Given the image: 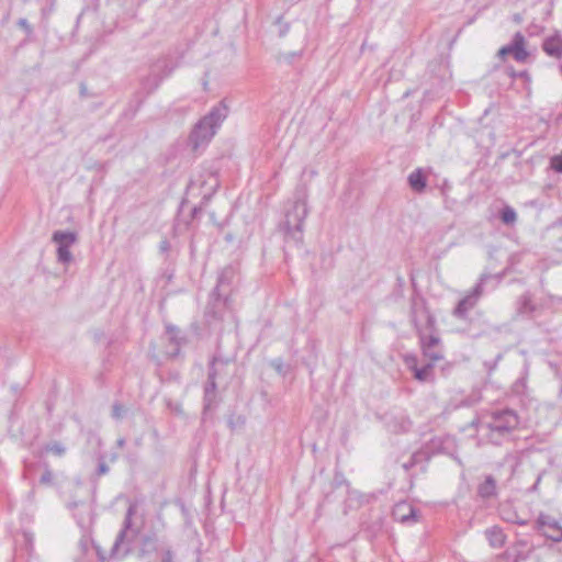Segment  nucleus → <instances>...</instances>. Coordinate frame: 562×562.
<instances>
[{
    "mask_svg": "<svg viewBox=\"0 0 562 562\" xmlns=\"http://www.w3.org/2000/svg\"><path fill=\"white\" fill-rule=\"evenodd\" d=\"M519 425V417L515 411L505 408L492 412L482 423L485 437L494 446H501L507 440Z\"/></svg>",
    "mask_w": 562,
    "mask_h": 562,
    "instance_id": "1",
    "label": "nucleus"
},
{
    "mask_svg": "<svg viewBox=\"0 0 562 562\" xmlns=\"http://www.w3.org/2000/svg\"><path fill=\"white\" fill-rule=\"evenodd\" d=\"M228 115V108L224 101L213 106L194 126L190 134V143L194 150L206 145L215 135L217 128Z\"/></svg>",
    "mask_w": 562,
    "mask_h": 562,
    "instance_id": "2",
    "label": "nucleus"
},
{
    "mask_svg": "<svg viewBox=\"0 0 562 562\" xmlns=\"http://www.w3.org/2000/svg\"><path fill=\"white\" fill-rule=\"evenodd\" d=\"M502 279L503 274L482 273L473 289L458 302L457 306L452 311V315L459 319H467L469 312L477 305L480 299L482 297L484 293V285L490 280H495L496 283L494 288H496L501 283Z\"/></svg>",
    "mask_w": 562,
    "mask_h": 562,
    "instance_id": "3",
    "label": "nucleus"
},
{
    "mask_svg": "<svg viewBox=\"0 0 562 562\" xmlns=\"http://www.w3.org/2000/svg\"><path fill=\"white\" fill-rule=\"evenodd\" d=\"M308 214L306 200H297L285 213L284 232L286 240L299 244L303 240V225Z\"/></svg>",
    "mask_w": 562,
    "mask_h": 562,
    "instance_id": "4",
    "label": "nucleus"
},
{
    "mask_svg": "<svg viewBox=\"0 0 562 562\" xmlns=\"http://www.w3.org/2000/svg\"><path fill=\"white\" fill-rule=\"evenodd\" d=\"M411 321L417 335L436 331V318L423 300H413L411 304Z\"/></svg>",
    "mask_w": 562,
    "mask_h": 562,
    "instance_id": "5",
    "label": "nucleus"
},
{
    "mask_svg": "<svg viewBox=\"0 0 562 562\" xmlns=\"http://www.w3.org/2000/svg\"><path fill=\"white\" fill-rule=\"evenodd\" d=\"M136 512L135 505H130L125 518L123 521V527L117 533L115 541L110 550L109 558L110 560L121 561L125 559L132 551L130 544H125V538L127 531L132 528V517Z\"/></svg>",
    "mask_w": 562,
    "mask_h": 562,
    "instance_id": "6",
    "label": "nucleus"
},
{
    "mask_svg": "<svg viewBox=\"0 0 562 562\" xmlns=\"http://www.w3.org/2000/svg\"><path fill=\"white\" fill-rule=\"evenodd\" d=\"M533 529L553 542L562 541V526L551 515L540 513L535 521Z\"/></svg>",
    "mask_w": 562,
    "mask_h": 562,
    "instance_id": "7",
    "label": "nucleus"
},
{
    "mask_svg": "<svg viewBox=\"0 0 562 562\" xmlns=\"http://www.w3.org/2000/svg\"><path fill=\"white\" fill-rule=\"evenodd\" d=\"M423 356L430 362L436 363L443 359V348L440 337L432 333L420 334L418 336Z\"/></svg>",
    "mask_w": 562,
    "mask_h": 562,
    "instance_id": "8",
    "label": "nucleus"
},
{
    "mask_svg": "<svg viewBox=\"0 0 562 562\" xmlns=\"http://www.w3.org/2000/svg\"><path fill=\"white\" fill-rule=\"evenodd\" d=\"M53 240L57 244V259L63 265L72 261L70 247L77 241V234L74 232L56 231L53 234Z\"/></svg>",
    "mask_w": 562,
    "mask_h": 562,
    "instance_id": "9",
    "label": "nucleus"
},
{
    "mask_svg": "<svg viewBox=\"0 0 562 562\" xmlns=\"http://www.w3.org/2000/svg\"><path fill=\"white\" fill-rule=\"evenodd\" d=\"M164 547V541L156 531L144 533L138 539L137 558L142 560L151 558Z\"/></svg>",
    "mask_w": 562,
    "mask_h": 562,
    "instance_id": "10",
    "label": "nucleus"
},
{
    "mask_svg": "<svg viewBox=\"0 0 562 562\" xmlns=\"http://www.w3.org/2000/svg\"><path fill=\"white\" fill-rule=\"evenodd\" d=\"M506 55H513L514 59L518 63L527 60L529 53L526 49V38L520 32L515 33L512 42L498 50L499 57L503 58Z\"/></svg>",
    "mask_w": 562,
    "mask_h": 562,
    "instance_id": "11",
    "label": "nucleus"
},
{
    "mask_svg": "<svg viewBox=\"0 0 562 562\" xmlns=\"http://www.w3.org/2000/svg\"><path fill=\"white\" fill-rule=\"evenodd\" d=\"M418 510L407 502H400L395 504L392 516L400 522H415L417 521Z\"/></svg>",
    "mask_w": 562,
    "mask_h": 562,
    "instance_id": "12",
    "label": "nucleus"
},
{
    "mask_svg": "<svg viewBox=\"0 0 562 562\" xmlns=\"http://www.w3.org/2000/svg\"><path fill=\"white\" fill-rule=\"evenodd\" d=\"M218 363L225 364L226 362L214 357L210 363L207 383L204 389V400H205V402H207L206 406H209L211 404V402L214 397L216 387H217V385H216V375H217L216 366Z\"/></svg>",
    "mask_w": 562,
    "mask_h": 562,
    "instance_id": "13",
    "label": "nucleus"
},
{
    "mask_svg": "<svg viewBox=\"0 0 562 562\" xmlns=\"http://www.w3.org/2000/svg\"><path fill=\"white\" fill-rule=\"evenodd\" d=\"M405 362L408 366V368L414 372V378L416 380L420 382H427L430 380L435 363L429 361L426 366L418 368L417 358L415 356L406 357Z\"/></svg>",
    "mask_w": 562,
    "mask_h": 562,
    "instance_id": "14",
    "label": "nucleus"
},
{
    "mask_svg": "<svg viewBox=\"0 0 562 562\" xmlns=\"http://www.w3.org/2000/svg\"><path fill=\"white\" fill-rule=\"evenodd\" d=\"M541 47L548 56L557 59L562 58V36L559 33L546 37Z\"/></svg>",
    "mask_w": 562,
    "mask_h": 562,
    "instance_id": "15",
    "label": "nucleus"
},
{
    "mask_svg": "<svg viewBox=\"0 0 562 562\" xmlns=\"http://www.w3.org/2000/svg\"><path fill=\"white\" fill-rule=\"evenodd\" d=\"M497 483L493 475L488 474L484 476V480L477 485V495L481 498L487 499L496 496Z\"/></svg>",
    "mask_w": 562,
    "mask_h": 562,
    "instance_id": "16",
    "label": "nucleus"
},
{
    "mask_svg": "<svg viewBox=\"0 0 562 562\" xmlns=\"http://www.w3.org/2000/svg\"><path fill=\"white\" fill-rule=\"evenodd\" d=\"M164 80L162 76L150 66L149 74L140 80V86L149 94L156 91Z\"/></svg>",
    "mask_w": 562,
    "mask_h": 562,
    "instance_id": "17",
    "label": "nucleus"
},
{
    "mask_svg": "<svg viewBox=\"0 0 562 562\" xmlns=\"http://www.w3.org/2000/svg\"><path fill=\"white\" fill-rule=\"evenodd\" d=\"M411 189L416 193H422L426 189L427 179L423 169L418 168L411 172L407 178Z\"/></svg>",
    "mask_w": 562,
    "mask_h": 562,
    "instance_id": "18",
    "label": "nucleus"
},
{
    "mask_svg": "<svg viewBox=\"0 0 562 562\" xmlns=\"http://www.w3.org/2000/svg\"><path fill=\"white\" fill-rule=\"evenodd\" d=\"M150 66L155 71L160 74V76H162L164 79L168 78L177 67V65L172 61L170 57H160L157 60H155Z\"/></svg>",
    "mask_w": 562,
    "mask_h": 562,
    "instance_id": "19",
    "label": "nucleus"
},
{
    "mask_svg": "<svg viewBox=\"0 0 562 562\" xmlns=\"http://www.w3.org/2000/svg\"><path fill=\"white\" fill-rule=\"evenodd\" d=\"M233 274L234 270L229 267L223 269L222 272L220 273L217 278V284L212 292V296L214 297L215 303L221 304V297L223 295L221 293V288L224 286L225 284H229Z\"/></svg>",
    "mask_w": 562,
    "mask_h": 562,
    "instance_id": "20",
    "label": "nucleus"
},
{
    "mask_svg": "<svg viewBox=\"0 0 562 562\" xmlns=\"http://www.w3.org/2000/svg\"><path fill=\"white\" fill-rule=\"evenodd\" d=\"M75 507L77 508V512L74 516L76 517L78 525L81 528H85L91 522V507L89 504L85 503L75 504Z\"/></svg>",
    "mask_w": 562,
    "mask_h": 562,
    "instance_id": "21",
    "label": "nucleus"
},
{
    "mask_svg": "<svg viewBox=\"0 0 562 562\" xmlns=\"http://www.w3.org/2000/svg\"><path fill=\"white\" fill-rule=\"evenodd\" d=\"M486 539L493 548H501L505 543L506 536L499 527H491L485 530Z\"/></svg>",
    "mask_w": 562,
    "mask_h": 562,
    "instance_id": "22",
    "label": "nucleus"
},
{
    "mask_svg": "<svg viewBox=\"0 0 562 562\" xmlns=\"http://www.w3.org/2000/svg\"><path fill=\"white\" fill-rule=\"evenodd\" d=\"M518 303V313L520 314H531L536 311V305L532 303L531 295L529 293H524L519 297Z\"/></svg>",
    "mask_w": 562,
    "mask_h": 562,
    "instance_id": "23",
    "label": "nucleus"
},
{
    "mask_svg": "<svg viewBox=\"0 0 562 562\" xmlns=\"http://www.w3.org/2000/svg\"><path fill=\"white\" fill-rule=\"evenodd\" d=\"M44 468V472L40 476L38 483L41 485L47 486V487H54L57 485L56 475L52 472V470L48 468L47 463L42 464Z\"/></svg>",
    "mask_w": 562,
    "mask_h": 562,
    "instance_id": "24",
    "label": "nucleus"
},
{
    "mask_svg": "<svg viewBox=\"0 0 562 562\" xmlns=\"http://www.w3.org/2000/svg\"><path fill=\"white\" fill-rule=\"evenodd\" d=\"M499 217L504 224L513 225L517 221V213L513 207L505 206L502 209Z\"/></svg>",
    "mask_w": 562,
    "mask_h": 562,
    "instance_id": "25",
    "label": "nucleus"
},
{
    "mask_svg": "<svg viewBox=\"0 0 562 562\" xmlns=\"http://www.w3.org/2000/svg\"><path fill=\"white\" fill-rule=\"evenodd\" d=\"M65 452H66V448L61 443L53 442V443L46 445L43 448L42 454L43 453H53L57 457H61L65 454Z\"/></svg>",
    "mask_w": 562,
    "mask_h": 562,
    "instance_id": "26",
    "label": "nucleus"
},
{
    "mask_svg": "<svg viewBox=\"0 0 562 562\" xmlns=\"http://www.w3.org/2000/svg\"><path fill=\"white\" fill-rule=\"evenodd\" d=\"M425 458H426V452L416 451L411 456V458L407 462L403 463L402 467L404 468L405 471H408L412 468H414L418 462L424 460Z\"/></svg>",
    "mask_w": 562,
    "mask_h": 562,
    "instance_id": "27",
    "label": "nucleus"
},
{
    "mask_svg": "<svg viewBox=\"0 0 562 562\" xmlns=\"http://www.w3.org/2000/svg\"><path fill=\"white\" fill-rule=\"evenodd\" d=\"M166 331L170 337V341L172 344H175L176 346H180L183 342L184 338L179 337L180 330L178 329V327H176L173 325H167Z\"/></svg>",
    "mask_w": 562,
    "mask_h": 562,
    "instance_id": "28",
    "label": "nucleus"
},
{
    "mask_svg": "<svg viewBox=\"0 0 562 562\" xmlns=\"http://www.w3.org/2000/svg\"><path fill=\"white\" fill-rule=\"evenodd\" d=\"M124 413H125V409L120 403L113 404L112 412H111L112 418L119 420L123 417Z\"/></svg>",
    "mask_w": 562,
    "mask_h": 562,
    "instance_id": "29",
    "label": "nucleus"
},
{
    "mask_svg": "<svg viewBox=\"0 0 562 562\" xmlns=\"http://www.w3.org/2000/svg\"><path fill=\"white\" fill-rule=\"evenodd\" d=\"M551 168L557 172H562V153L560 155H555L551 158L550 161Z\"/></svg>",
    "mask_w": 562,
    "mask_h": 562,
    "instance_id": "30",
    "label": "nucleus"
},
{
    "mask_svg": "<svg viewBox=\"0 0 562 562\" xmlns=\"http://www.w3.org/2000/svg\"><path fill=\"white\" fill-rule=\"evenodd\" d=\"M33 474H34L33 463L24 460V470H23L24 479L30 480L32 482Z\"/></svg>",
    "mask_w": 562,
    "mask_h": 562,
    "instance_id": "31",
    "label": "nucleus"
},
{
    "mask_svg": "<svg viewBox=\"0 0 562 562\" xmlns=\"http://www.w3.org/2000/svg\"><path fill=\"white\" fill-rule=\"evenodd\" d=\"M22 537H23V542L25 544L26 551L31 553V551L33 549V536H32V532L24 531Z\"/></svg>",
    "mask_w": 562,
    "mask_h": 562,
    "instance_id": "32",
    "label": "nucleus"
},
{
    "mask_svg": "<svg viewBox=\"0 0 562 562\" xmlns=\"http://www.w3.org/2000/svg\"><path fill=\"white\" fill-rule=\"evenodd\" d=\"M161 562H173V552L169 546L162 548Z\"/></svg>",
    "mask_w": 562,
    "mask_h": 562,
    "instance_id": "33",
    "label": "nucleus"
},
{
    "mask_svg": "<svg viewBox=\"0 0 562 562\" xmlns=\"http://www.w3.org/2000/svg\"><path fill=\"white\" fill-rule=\"evenodd\" d=\"M55 0H49V5L47 8H42V16L46 19L49 13L54 10Z\"/></svg>",
    "mask_w": 562,
    "mask_h": 562,
    "instance_id": "34",
    "label": "nucleus"
},
{
    "mask_svg": "<svg viewBox=\"0 0 562 562\" xmlns=\"http://www.w3.org/2000/svg\"><path fill=\"white\" fill-rule=\"evenodd\" d=\"M110 471L109 467L105 464L104 461L99 462L97 474L98 475H104Z\"/></svg>",
    "mask_w": 562,
    "mask_h": 562,
    "instance_id": "35",
    "label": "nucleus"
},
{
    "mask_svg": "<svg viewBox=\"0 0 562 562\" xmlns=\"http://www.w3.org/2000/svg\"><path fill=\"white\" fill-rule=\"evenodd\" d=\"M18 24H19L20 26H22L23 29H25V31H26L27 33H30V32H31V25H30V23L27 22V20H26V19H20V20L18 21Z\"/></svg>",
    "mask_w": 562,
    "mask_h": 562,
    "instance_id": "36",
    "label": "nucleus"
},
{
    "mask_svg": "<svg viewBox=\"0 0 562 562\" xmlns=\"http://www.w3.org/2000/svg\"><path fill=\"white\" fill-rule=\"evenodd\" d=\"M80 94H81L82 97H87V95H88L87 87H86V85H85V83H81V86H80Z\"/></svg>",
    "mask_w": 562,
    "mask_h": 562,
    "instance_id": "37",
    "label": "nucleus"
},
{
    "mask_svg": "<svg viewBox=\"0 0 562 562\" xmlns=\"http://www.w3.org/2000/svg\"><path fill=\"white\" fill-rule=\"evenodd\" d=\"M125 442H126V441H125V439H124V438H119V439L116 440V446H117L119 448H123V447L125 446Z\"/></svg>",
    "mask_w": 562,
    "mask_h": 562,
    "instance_id": "38",
    "label": "nucleus"
},
{
    "mask_svg": "<svg viewBox=\"0 0 562 562\" xmlns=\"http://www.w3.org/2000/svg\"><path fill=\"white\" fill-rule=\"evenodd\" d=\"M513 522H515L517 525H520V526H526L527 525V520H524V519H516V520H513Z\"/></svg>",
    "mask_w": 562,
    "mask_h": 562,
    "instance_id": "39",
    "label": "nucleus"
},
{
    "mask_svg": "<svg viewBox=\"0 0 562 562\" xmlns=\"http://www.w3.org/2000/svg\"><path fill=\"white\" fill-rule=\"evenodd\" d=\"M162 248H164V249H166V248H167V243H166V241L162 244Z\"/></svg>",
    "mask_w": 562,
    "mask_h": 562,
    "instance_id": "40",
    "label": "nucleus"
},
{
    "mask_svg": "<svg viewBox=\"0 0 562 562\" xmlns=\"http://www.w3.org/2000/svg\"><path fill=\"white\" fill-rule=\"evenodd\" d=\"M311 175H312V176H315V175H316V171H315V170H312V171H311Z\"/></svg>",
    "mask_w": 562,
    "mask_h": 562,
    "instance_id": "41",
    "label": "nucleus"
},
{
    "mask_svg": "<svg viewBox=\"0 0 562 562\" xmlns=\"http://www.w3.org/2000/svg\"><path fill=\"white\" fill-rule=\"evenodd\" d=\"M101 561H105V558L102 555H99Z\"/></svg>",
    "mask_w": 562,
    "mask_h": 562,
    "instance_id": "42",
    "label": "nucleus"
},
{
    "mask_svg": "<svg viewBox=\"0 0 562 562\" xmlns=\"http://www.w3.org/2000/svg\"><path fill=\"white\" fill-rule=\"evenodd\" d=\"M560 71H561V75H562V63L560 64Z\"/></svg>",
    "mask_w": 562,
    "mask_h": 562,
    "instance_id": "43",
    "label": "nucleus"
},
{
    "mask_svg": "<svg viewBox=\"0 0 562 562\" xmlns=\"http://www.w3.org/2000/svg\"><path fill=\"white\" fill-rule=\"evenodd\" d=\"M146 1H147V0H139V3H144V2H146Z\"/></svg>",
    "mask_w": 562,
    "mask_h": 562,
    "instance_id": "44",
    "label": "nucleus"
}]
</instances>
